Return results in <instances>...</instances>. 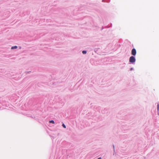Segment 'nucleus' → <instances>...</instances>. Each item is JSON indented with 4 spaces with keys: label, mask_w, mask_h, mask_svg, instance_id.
I'll return each instance as SVG.
<instances>
[{
    "label": "nucleus",
    "mask_w": 159,
    "mask_h": 159,
    "mask_svg": "<svg viewBox=\"0 0 159 159\" xmlns=\"http://www.w3.org/2000/svg\"><path fill=\"white\" fill-rule=\"evenodd\" d=\"M49 122L50 123H53V124H54V121L53 120H51L49 121Z\"/></svg>",
    "instance_id": "nucleus-6"
},
{
    "label": "nucleus",
    "mask_w": 159,
    "mask_h": 159,
    "mask_svg": "<svg viewBox=\"0 0 159 159\" xmlns=\"http://www.w3.org/2000/svg\"><path fill=\"white\" fill-rule=\"evenodd\" d=\"M98 159H102L101 157H99Z\"/></svg>",
    "instance_id": "nucleus-10"
},
{
    "label": "nucleus",
    "mask_w": 159,
    "mask_h": 159,
    "mask_svg": "<svg viewBox=\"0 0 159 159\" xmlns=\"http://www.w3.org/2000/svg\"><path fill=\"white\" fill-rule=\"evenodd\" d=\"M136 61V59L135 57L133 56H132L130 57L129 59V61L131 63H133L135 62Z\"/></svg>",
    "instance_id": "nucleus-1"
},
{
    "label": "nucleus",
    "mask_w": 159,
    "mask_h": 159,
    "mask_svg": "<svg viewBox=\"0 0 159 159\" xmlns=\"http://www.w3.org/2000/svg\"><path fill=\"white\" fill-rule=\"evenodd\" d=\"M17 48V47L16 46H12L11 48V49H16Z\"/></svg>",
    "instance_id": "nucleus-3"
},
{
    "label": "nucleus",
    "mask_w": 159,
    "mask_h": 159,
    "mask_svg": "<svg viewBox=\"0 0 159 159\" xmlns=\"http://www.w3.org/2000/svg\"><path fill=\"white\" fill-rule=\"evenodd\" d=\"M107 2H109L110 1V0H105Z\"/></svg>",
    "instance_id": "nucleus-8"
},
{
    "label": "nucleus",
    "mask_w": 159,
    "mask_h": 159,
    "mask_svg": "<svg viewBox=\"0 0 159 159\" xmlns=\"http://www.w3.org/2000/svg\"><path fill=\"white\" fill-rule=\"evenodd\" d=\"M157 111H158L159 110V103H158L157 105Z\"/></svg>",
    "instance_id": "nucleus-5"
},
{
    "label": "nucleus",
    "mask_w": 159,
    "mask_h": 159,
    "mask_svg": "<svg viewBox=\"0 0 159 159\" xmlns=\"http://www.w3.org/2000/svg\"><path fill=\"white\" fill-rule=\"evenodd\" d=\"M62 126H63V127H64V128H66V125H65L64 124H63L62 125Z\"/></svg>",
    "instance_id": "nucleus-7"
},
{
    "label": "nucleus",
    "mask_w": 159,
    "mask_h": 159,
    "mask_svg": "<svg viewBox=\"0 0 159 159\" xmlns=\"http://www.w3.org/2000/svg\"><path fill=\"white\" fill-rule=\"evenodd\" d=\"M82 53L83 54H86L87 53V51L85 50H84L82 51Z\"/></svg>",
    "instance_id": "nucleus-4"
},
{
    "label": "nucleus",
    "mask_w": 159,
    "mask_h": 159,
    "mask_svg": "<svg viewBox=\"0 0 159 159\" xmlns=\"http://www.w3.org/2000/svg\"><path fill=\"white\" fill-rule=\"evenodd\" d=\"M113 146V148H114V145Z\"/></svg>",
    "instance_id": "nucleus-11"
},
{
    "label": "nucleus",
    "mask_w": 159,
    "mask_h": 159,
    "mask_svg": "<svg viewBox=\"0 0 159 159\" xmlns=\"http://www.w3.org/2000/svg\"><path fill=\"white\" fill-rule=\"evenodd\" d=\"M136 53V51L135 48H133L131 51V54L133 56H135Z\"/></svg>",
    "instance_id": "nucleus-2"
},
{
    "label": "nucleus",
    "mask_w": 159,
    "mask_h": 159,
    "mask_svg": "<svg viewBox=\"0 0 159 159\" xmlns=\"http://www.w3.org/2000/svg\"><path fill=\"white\" fill-rule=\"evenodd\" d=\"M133 69H134V68H131L130 69V71H132V70H133Z\"/></svg>",
    "instance_id": "nucleus-9"
}]
</instances>
